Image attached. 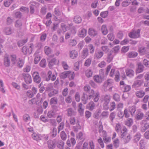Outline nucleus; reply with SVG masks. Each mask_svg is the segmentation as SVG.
<instances>
[{"instance_id": "nucleus-12", "label": "nucleus", "mask_w": 149, "mask_h": 149, "mask_svg": "<svg viewBox=\"0 0 149 149\" xmlns=\"http://www.w3.org/2000/svg\"><path fill=\"white\" fill-rule=\"evenodd\" d=\"M76 141L74 138H71L70 141L68 139L67 140L66 144L69 147H73L75 144Z\"/></svg>"}, {"instance_id": "nucleus-11", "label": "nucleus", "mask_w": 149, "mask_h": 149, "mask_svg": "<svg viewBox=\"0 0 149 149\" xmlns=\"http://www.w3.org/2000/svg\"><path fill=\"white\" fill-rule=\"evenodd\" d=\"M103 52L100 50L96 51L94 54V58L96 59L100 58L103 56Z\"/></svg>"}, {"instance_id": "nucleus-6", "label": "nucleus", "mask_w": 149, "mask_h": 149, "mask_svg": "<svg viewBox=\"0 0 149 149\" xmlns=\"http://www.w3.org/2000/svg\"><path fill=\"white\" fill-rule=\"evenodd\" d=\"M140 30L138 29L137 30L133 29L132 31L129 34L130 37H139Z\"/></svg>"}, {"instance_id": "nucleus-13", "label": "nucleus", "mask_w": 149, "mask_h": 149, "mask_svg": "<svg viewBox=\"0 0 149 149\" xmlns=\"http://www.w3.org/2000/svg\"><path fill=\"white\" fill-rule=\"evenodd\" d=\"M135 94L136 96L140 98L143 97L145 94V92L143 90H139L136 91Z\"/></svg>"}, {"instance_id": "nucleus-63", "label": "nucleus", "mask_w": 149, "mask_h": 149, "mask_svg": "<svg viewBox=\"0 0 149 149\" xmlns=\"http://www.w3.org/2000/svg\"><path fill=\"white\" fill-rule=\"evenodd\" d=\"M94 97V101L95 102H97L100 98V93L98 91L96 92Z\"/></svg>"}, {"instance_id": "nucleus-53", "label": "nucleus", "mask_w": 149, "mask_h": 149, "mask_svg": "<svg viewBox=\"0 0 149 149\" xmlns=\"http://www.w3.org/2000/svg\"><path fill=\"white\" fill-rule=\"evenodd\" d=\"M68 72H69V73L68 74V77L69 80H71L74 79L75 74L73 72H72L70 71H69Z\"/></svg>"}, {"instance_id": "nucleus-38", "label": "nucleus", "mask_w": 149, "mask_h": 149, "mask_svg": "<svg viewBox=\"0 0 149 149\" xmlns=\"http://www.w3.org/2000/svg\"><path fill=\"white\" fill-rule=\"evenodd\" d=\"M27 41V39L26 38V39L19 40L17 43L18 46L20 47L22 46L26 43Z\"/></svg>"}, {"instance_id": "nucleus-23", "label": "nucleus", "mask_w": 149, "mask_h": 149, "mask_svg": "<svg viewBox=\"0 0 149 149\" xmlns=\"http://www.w3.org/2000/svg\"><path fill=\"white\" fill-rule=\"evenodd\" d=\"M127 129L125 127H123L122 131L120 132L121 133L120 137L123 139L125 136H126L127 135Z\"/></svg>"}, {"instance_id": "nucleus-36", "label": "nucleus", "mask_w": 149, "mask_h": 149, "mask_svg": "<svg viewBox=\"0 0 149 149\" xmlns=\"http://www.w3.org/2000/svg\"><path fill=\"white\" fill-rule=\"evenodd\" d=\"M53 84L52 83L48 84L45 88V91L47 92H50L53 90Z\"/></svg>"}, {"instance_id": "nucleus-29", "label": "nucleus", "mask_w": 149, "mask_h": 149, "mask_svg": "<svg viewBox=\"0 0 149 149\" xmlns=\"http://www.w3.org/2000/svg\"><path fill=\"white\" fill-rule=\"evenodd\" d=\"M88 33L91 36H95L97 34V32L94 29L90 28L88 30Z\"/></svg>"}, {"instance_id": "nucleus-27", "label": "nucleus", "mask_w": 149, "mask_h": 149, "mask_svg": "<svg viewBox=\"0 0 149 149\" xmlns=\"http://www.w3.org/2000/svg\"><path fill=\"white\" fill-rule=\"evenodd\" d=\"M147 49L145 47H141L139 48V51L141 55H143L146 53L147 52Z\"/></svg>"}, {"instance_id": "nucleus-30", "label": "nucleus", "mask_w": 149, "mask_h": 149, "mask_svg": "<svg viewBox=\"0 0 149 149\" xmlns=\"http://www.w3.org/2000/svg\"><path fill=\"white\" fill-rule=\"evenodd\" d=\"M93 71L90 69L87 70L85 72V75L88 78H90L92 77Z\"/></svg>"}, {"instance_id": "nucleus-48", "label": "nucleus", "mask_w": 149, "mask_h": 149, "mask_svg": "<svg viewBox=\"0 0 149 149\" xmlns=\"http://www.w3.org/2000/svg\"><path fill=\"white\" fill-rule=\"evenodd\" d=\"M113 58V56L112 53L110 52L108 54L107 57V61L108 63H110L112 60Z\"/></svg>"}, {"instance_id": "nucleus-58", "label": "nucleus", "mask_w": 149, "mask_h": 149, "mask_svg": "<svg viewBox=\"0 0 149 149\" xmlns=\"http://www.w3.org/2000/svg\"><path fill=\"white\" fill-rule=\"evenodd\" d=\"M45 52L47 55L51 53L52 50L51 49L48 47L45 46Z\"/></svg>"}, {"instance_id": "nucleus-1", "label": "nucleus", "mask_w": 149, "mask_h": 149, "mask_svg": "<svg viewBox=\"0 0 149 149\" xmlns=\"http://www.w3.org/2000/svg\"><path fill=\"white\" fill-rule=\"evenodd\" d=\"M42 77L44 78L45 80L47 81H49L51 80L52 81H55L56 79V77L54 74H52V72L49 70L48 71L47 75L43 72L41 73Z\"/></svg>"}, {"instance_id": "nucleus-25", "label": "nucleus", "mask_w": 149, "mask_h": 149, "mask_svg": "<svg viewBox=\"0 0 149 149\" xmlns=\"http://www.w3.org/2000/svg\"><path fill=\"white\" fill-rule=\"evenodd\" d=\"M116 113L115 112H113L110 113L109 115V118L110 120V123L111 125L113 124V120L115 118Z\"/></svg>"}, {"instance_id": "nucleus-4", "label": "nucleus", "mask_w": 149, "mask_h": 149, "mask_svg": "<svg viewBox=\"0 0 149 149\" xmlns=\"http://www.w3.org/2000/svg\"><path fill=\"white\" fill-rule=\"evenodd\" d=\"M32 75L34 82L37 84H39L40 82L41 78L38 72H34L32 73Z\"/></svg>"}, {"instance_id": "nucleus-62", "label": "nucleus", "mask_w": 149, "mask_h": 149, "mask_svg": "<svg viewBox=\"0 0 149 149\" xmlns=\"http://www.w3.org/2000/svg\"><path fill=\"white\" fill-rule=\"evenodd\" d=\"M116 104L114 102H112L110 103L109 109L111 111L114 110L116 108Z\"/></svg>"}, {"instance_id": "nucleus-52", "label": "nucleus", "mask_w": 149, "mask_h": 149, "mask_svg": "<svg viewBox=\"0 0 149 149\" xmlns=\"http://www.w3.org/2000/svg\"><path fill=\"white\" fill-rule=\"evenodd\" d=\"M55 115V112L54 111H50L47 113V116L49 118L54 117Z\"/></svg>"}, {"instance_id": "nucleus-19", "label": "nucleus", "mask_w": 149, "mask_h": 149, "mask_svg": "<svg viewBox=\"0 0 149 149\" xmlns=\"http://www.w3.org/2000/svg\"><path fill=\"white\" fill-rule=\"evenodd\" d=\"M89 99V96L85 93H83L82 96L81 97V100L84 104H86L87 102V100Z\"/></svg>"}, {"instance_id": "nucleus-55", "label": "nucleus", "mask_w": 149, "mask_h": 149, "mask_svg": "<svg viewBox=\"0 0 149 149\" xmlns=\"http://www.w3.org/2000/svg\"><path fill=\"white\" fill-rule=\"evenodd\" d=\"M92 59L91 58H88L85 61L84 65L87 67H89L90 66L91 63Z\"/></svg>"}, {"instance_id": "nucleus-9", "label": "nucleus", "mask_w": 149, "mask_h": 149, "mask_svg": "<svg viewBox=\"0 0 149 149\" xmlns=\"http://www.w3.org/2000/svg\"><path fill=\"white\" fill-rule=\"evenodd\" d=\"M50 57L47 58V61L49 63V67L51 69L53 66L56 64V58H52L50 60Z\"/></svg>"}, {"instance_id": "nucleus-32", "label": "nucleus", "mask_w": 149, "mask_h": 149, "mask_svg": "<svg viewBox=\"0 0 149 149\" xmlns=\"http://www.w3.org/2000/svg\"><path fill=\"white\" fill-rule=\"evenodd\" d=\"M133 123V120L131 118L127 119L125 121V125L127 126L130 127L132 125Z\"/></svg>"}, {"instance_id": "nucleus-28", "label": "nucleus", "mask_w": 149, "mask_h": 149, "mask_svg": "<svg viewBox=\"0 0 149 149\" xmlns=\"http://www.w3.org/2000/svg\"><path fill=\"white\" fill-rule=\"evenodd\" d=\"M82 106L83 104L81 103H79L78 106V110L81 115H83L84 110L82 108Z\"/></svg>"}, {"instance_id": "nucleus-42", "label": "nucleus", "mask_w": 149, "mask_h": 149, "mask_svg": "<svg viewBox=\"0 0 149 149\" xmlns=\"http://www.w3.org/2000/svg\"><path fill=\"white\" fill-rule=\"evenodd\" d=\"M123 139L124 142L126 143L130 141L131 139V136L130 135L128 134Z\"/></svg>"}, {"instance_id": "nucleus-39", "label": "nucleus", "mask_w": 149, "mask_h": 149, "mask_svg": "<svg viewBox=\"0 0 149 149\" xmlns=\"http://www.w3.org/2000/svg\"><path fill=\"white\" fill-rule=\"evenodd\" d=\"M138 55L137 52H131L128 53V56L130 58H133L136 57Z\"/></svg>"}, {"instance_id": "nucleus-8", "label": "nucleus", "mask_w": 149, "mask_h": 149, "mask_svg": "<svg viewBox=\"0 0 149 149\" xmlns=\"http://www.w3.org/2000/svg\"><path fill=\"white\" fill-rule=\"evenodd\" d=\"M22 75L24 77L25 81L27 84L31 83L32 81L31 75L28 74L23 73Z\"/></svg>"}, {"instance_id": "nucleus-61", "label": "nucleus", "mask_w": 149, "mask_h": 149, "mask_svg": "<svg viewBox=\"0 0 149 149\" xmlns=\"http://www.w3.org/2000/svg\"><path fill=\"white\" fill-rule=\"evenodd\" d=\"M130 112L132 116H133L136 111V108L135 107L132 106L129 109Z\"/></svg>"}, {"instance_id": "nucleus-34", "label": "nucleus", "mask_w": 149, "mask_h": 149, "mask_svg": "<svg viewBox=\"0 0 149 149\" xmlns=\"http://www.w3.org/2000/svg\"><path fill=\"white\" fill-rule=\"evenodd\" d=\"M146 144V142L144 139H141L139 141V145L140 148L144 149L145 146Z\"/></svg>"}, {"instance_id": "nucleus-40", "label": "nucleus", "mask_w": 149, "mask_h": 149, "mask_svg": "<svg viewBox=\"0 0 149 149\" xmlns=\"http://www.w3.org/2000/svg\"><path fill=\"white\" fill-rule=\"evenodd\" d=\"M102 32L103 34L106 35L108 33V31L107 29V26L105 25H103L102 26Z\"/></svg>"}, {"instance_id": "nucleus-26", "label": "nucleus", "mask_w": 149, "mask_h": 149, "mask_svg": "<svg viewBox=\"0 0 149 149\" xmlns=\"http://www.w3.org/2000/svg\"><path fill=\"white\" fill-rule=\"evenodd\" d=\"M95 106V104L93 101L90 102L87 105V107L90 111L93 110L94 109Z\"/></svg>"}, {"instance_id": "nucleus-20", "label": "nucleus", "mask_w": 149, "mask_h": 149, "mask_svg": "<svg viewBox=\"0 0 149 149\" xmlns=\"http://www.w3.org/2000/svg\"><path fill=\"white\" fill-rule=\"evenodd\" d=\"M77 56V52L75 50H72L70 52V56L71 58L74 59L76 58Z\"/></svg>"}, {"instance_id": "nucleus-37", "label": "nucleus", "mask_w": 149, "mask_h": 149, "mask_svg": "<svg viewBox=\"0 0 149 149\" xmlns=\"http://www.w3.org/2000/svg\"><path fill=\"white\" fill-rule=\"evenodd\" d=\"M93 79L95 82L98 83H100L102 82V79L100 76L99 75H95L93 77Z\"/></svg>"}, {"instance_id": "nucleus-21", "label": "nucleus", "mask_w": 149, "mask_h": 149, "mask_svg": "<svg viewBox=\"0 0 149 149\" xmlns=\"http://www.w3.org/2000/svg\"><path fill=\"white\" fill-rule=\"evenodd\" d=\"M13 29H11L10 27H6L4 30V33L7 35H9L13 33Z\"/></svg>"}, {"instance_id": "nucleus-45", "label": "nucleus", "mask_w": 149, "mask_h": 149, "mask_svg": "<svg viewBox=\"0 0 149 149\" xmlns=\"http://www.w3.org/2000/svg\"><path fill=\"white\" fill-rule=\"evenodd\" d=\"M22 25V21L20 20H17L15 24V27L18 28H20Z\"/></svg>"}, {"instance_id": "nucleus-22", "label": "nucleus", "mask_w": 149, "mask_h": 149, "mask_svg": "<svg viewBox=\"0 0 149 149\" xmlns=\"http://www.w3.org/2000/svg\"><path fill=\"white\" fill-rule=\"evenodd\" d=\"M101 110L98 109L96 110L93 115V117L96 119L99 118L101 116Z\"/></svg>"}, {"instance_id": "nucleus-24", "label": "nucleus", "mask_w": 149, "mask_h": 149, "mask_svg": "<svg viewBox=\"0 0 149 149\" xmlns=\"http://www.w3.org/2000/svg\"><path fill=\"white\" fill-rule=\"evenodd\" d=\"M123 127H125L124 126H121L119 123H117L116 125L115 130L118 133H120L123 130Z\"/></svg>"}, {"instance_id": "nucleus-54", "label": "nucleus", "mask_w": 149, "mask_h": 149, "mask_svg": "<svg viewBox=\"0 0 149 149\" xmlns=\"http://www.w3.org/2000/svg\"><path fill=\"white\" fill-rule=\"evenodd\" d=\"M95 91L93 89L90 90L89 92L88 93L89 94V99H90L91 97H94L95 96V93H94Z\"/></svg>"}, {"instance_id": "nucleus-51", "label": "nucleus", "mask_w": 149, "mask_h": 149, "mask_svg": "<svg viewBox=\"0 0 149 149\" xmlns=\"http://www.w3.org/2000/svg\"><path fill=\"white\" fill-rule=\"evenodd\" d=\"M57 104V99L56 97L52 98L50 100V104Z\"/></svg>"}, {"instance_id": "nucleus-15", "label": "nucleus", "mask_w": 149, "mask_h": 149, "mask_svg": "<svg viewBox=\"0 0 149 149\" xmlns=\"http://www.w3.org/2000/svg\"><path fill=\"white\" fill-rule=\"evenodd\" d=\"M66 111L67 113V115L68 116H75L76 114V112L71 108H68L67 109Z\"/></svg>"}, {"instance_id": "nucleus-3", "label": "nucleus", "mask_w": 149, "mask_h": 149, "mask_svg": "<svg viewBox=\"0 0 149 149\" xmlns=\"http://www.w3.org/2000/svg\"><path fill=\"white\" fill-rule=\"evenodd\" d=\"M120 88L123 92H127L131 90V87L130 85L126 84H125L123 81H121L120 82Z\"/></svg>"}, {"instance_id": "nucleus-56", "label": "nucleus", "mask_w": 149, "mask_h": 149, "mask_svg": "<svg viewBox=\"0 0 149 149\" xmlns=\"http://www.w3.org/2000/svg\"><path fill=\"white\" fill-rule=\"evenodd\" d=\"M131 1V0H126L122 2V5L123 7L127 6L130 4Z\"/></svg>"}, {"instance_id": "nucleus-47", "label": "nucleus", "mask_w": 149, "mask_h": 149, "mask_svg": "<svg viewBox=\"0 0 149 149\" xmlns=\"http://www.w3.org/2000/svg\"><path fill=\"white\" fill-rule=\"evenodd\" d=\"M144 116L143 113L142 112H139L136 116V118L138 120H140L142 119Z\"/></svg>"}, {"instance_id": "nucleus-31", "label": "nucleus", "mask_w": 149, "mask_h": 149, "mask_svg": "<svg viewBox=\"0 0 149 149\" xmlns=\"http://www.w3.org/2000/svg\"><path fill=\"white\" fill-rule=\"evenodd\" d=\"M69 72L65 71L61 73L60 74V77L61 79H65L68 77Z\"/></svg>"}, {"instance_id": "nucleus-44", "label": "nucleus", "mask_w": 149, "mask_h": 149, "mask_svg": "<svg viewBox=\"0 0 149 149\" xmlns=\"http://www.w3.org/2000/svg\"><path fill=\"white\" fill-rule=\"evenodd\" d=\"M23 119L24 121L26 122H27L30 120V117L27 114H25L24 115Z\"/></svg>"}, {"instance_id": "nucleus-14", "label": "nucleus", "mask_w": 149, "mask_h": 149, "mask_svg": "<svg viewBox=\"0 0 149 149\" xmlns=\"http://www.w3.org/2000/svg\"><path fill=\"white\" fill-rule=\"evenodd\" d=\"M141 135L139 132H137L134 136L133 141L135 143H137L141 138Z\"/></svg>"}, {"instance_id": "nucleus-2", "label": "nucleus", "mask_w": 149, "mask_h": 149, "mask_svg": "<svg viewBox=\"0 0 149 149\" xmlns=\"http://www.w3.org/2000/svg\"><path fill=\"white\" fill-rule=\"evenodd\" d=\"M110 96L109 95H104L102 100L103 102V107L104 109L107 110L109 109L108 104L110 102Z\"/></svg>"}, {"instance_id": "nucleus-5", "label": "nucleus", "mask_w": 149, "mask_h": 149, "mask_svg": "<svg viewBox=\"0 0 149 149\" xmlns=\"http://www.w3.org/2000/svg\"><path fill=\"white\" fill-rule=\"evenodd\" d=\"M143 80H137L135 81L132 85V88L136 89L141 87L143 84Z\"/></svg>"}, {"instance_id": "nucleus-16", "label": "nucleus", "mask_w": 149, "mask_h": 149, "mask_svg": "<svg viewBox=\"0 0 149 149\" xmlns=\"http://www.w3.org/2000/svg\"><path fill=\"white\" fill-rule=\"evenodd\" d=\"M125 72L127 76L130 77L133 76L134 74V71L129 68H127Z\"/></svg>"}, {"instance_id": "nucleus-33", "label": "nucleus", "mask_w": 149, "mask_h": 149, "mask_svg": "<svg viewBox=\"0 0 149 149\" xmlns=\"http://www.w3.org/2000/svg\"><path fill=\"white\" fill-rule=\"evenodd\" d=\"M143 68L144 67L142 63H139L138 64V68L136 70V72L140 73L142 72L143 71Z\"/></svg>"}, {"instance_id": "nucleus-49", "label": "nucleus", "mask_w": 149, "mask_h": 149, "mask_svg": "<svg viewBox=\"0 0 149 149\" xmlns=\"http://www.w3.org/2000/svg\"><path fill=\"white\" fill-rule=\"evenodd\" d=\"M81 18L79 16H76L74 18V21L76 23H79L81 22Z\"/></svg>"}, {"instance_id": "nucleus-60", "label": "nucleus", "mask_w": 149, "mask_h": 149, "mask_svg": "<svg viewBox=\"0 0 149 149\" xmlns=\"http://www.w3.org/2000/svg\"><path fill=\"white\" fill-rule=\"evenodd\" d=\"M32 137L35 140L38 141L41 139L40 137L36 133H33L32 135Z\"/></svg>"}, {"instance_id": "nucleus-43", "label": "nucleus", "mask_w": 149, "mask_h": 149, "mask_svg": "<svg viewBox=\"0 0 149 149\" xmlns=\"http://www.w3.org/2000/svg\"><path fill=\"white\" fill-rule=\"evenodd\" d=\"M64 145V142L62 140L59 141L57 144V147L61 149H63Z\"/></svg>"}, {"instance_id": "nucleus-17", "label": "nucleus", "mask_w": 149, "mask_h": 149, "mask_svg": "<svg viewBox=\"0 0 149 149\" xmlns=\"http://www.w3.org/2000/svg\"><path fill=\"white\" fill-rule=\"evenodd\" d=\"M87 31L84 29L80 30L78 33V36L79 37H84L86 35Z\"/></svg>"}, {"instance_id": "nucleus-50", "label": "nucleus", "mask_w": 149, "mask_h": 149, "mask_svg": "<svg viewBox=\"0 0 149 149\" xmlns=\"http://www.w3.org/2000/svg\"><path fill=\"white\" fill-rule=\"evenodd\" d=\"M23 61L22 59L19 58V60L17 63V66L19 68H21L23 67Z\"/></svg>"}, {"instance_id": "nucleus-59", "label": "nucleus", "mask_w": 149, "mask_h": 149, "mask_svg": "<svg viewBox=\"0 0 149 149\" xmlns=\"http://www.w3.org/2000/svg\"><path fill=\"white\" fill-rule=\"evenodd\" d=\"M113 99L116 101L119 102L120 101L119 95L117 93H115L113 95Z\"/></svg>"}, {"instance_id": "nucleus-18", "label": "nucleus", "mask_w": 149, "mask_h": 149, "mask_svg": "<svg viewBox=\"0 0 149 149\" xmlns=\"http://www.w3.org/2000/svg\"><path fill=\"white\" fill-rule=\"evenodd\" d=\"M76 33V30L74 29H70L69 32H68L65 35V37H73V35Z\"/></svg>"}, {"instance_id": "nucleus-57", "label": "nucleus", "mask_w": 149, "mask_h": 149, "mask_svg": "<svg viewBox=\"0 0 149 149\" xmlns=\"http://www.w3.org/2000/svg\"><path fill=\"white\" fill-rule=\"evenodd\" d=\"M61 28L62 29L63 33L65 32L68 30L69 29V27L68 26L65 25V24L64 23H62L61 24Z\"/></svg>"}, {"instance_id": "nucleus-64", "label": "nucleus", "mask_w": 149, "mask_h": 149, "mask_svg": "<svg viewBox=\"0 0 149 149\" xmlns=\"http://www.w3.org/2000/svg\"><path fill=\"white\" fill-rule=\"evenodd\" d=\"M48 122L53 126H56L57 125L56 121L54 119H49Z\"/></svg>"}, {"instance_id": "nucleus-35", "label": "nucleus", "mask_w": 149, "mask_h": 149, "mask_svg": "<svg viewBox=\"0 0 149 149\" xmlns=\"http://www.w3.org/2000/svg\"><path fill=\"white\" fill-rule=\"evenodd\" d=\"M88 50L87 48H84L82 52V57L85 58L88 55Z\"/></svg>"}, {"instance_id": "nucleus-7", "label": "nucleus", "mask_w": 149, "mask_h": 149, "mask_svg": "<svg viewBox=\"0 0 149 149\" xmlns=\"http://www.w3.org/2000/svg\"><path fill=\"white\" fill-rule=\"evenodd\" d=\"M10 58L9 55L6 54L3 58V64L5 67H8L10 66Z\"/></svg>"}, {"instance_id": "nucleus-41", "label": "nucleus", "mask_w": 149, "mask_h": 149, "mask_svg": "<svg viewBox=\"0 0 149 149\" xmlns=\"http://www.w3.org/2000/svg\"><path fill=\"white\" fill-rule=\"evenodd\" d=\"M22 51L24 54H31V51L29 50V49L26 46H24L22 49Z\"/></svg>"}, {"instance_id": "nucleus-46", "label": "nucleus", "mask_w": 149, "mask_h": 149, "mask_svg": "<svg viewBox=\"0 0 149 149\" xmlns=\"http://www.w3.org/2000/svg\"><path fill=\"white\" fill-rule=\"evenodd\" d=\"M81 128V126L79 125V123L78 120H77V125L73 127V129L74 131L77 132L78 130Z\"/></svg>"}, {"instance_id": "nucleus-10", "label": "nucleus", "mask_w": 149, "mask_h": 149, "mask_svg": "<svg viewBox=\"0 0 149 149\" xmlns=\"http://www.w3.org/2000/svg\"><path fill=\"white\" fill-rule=\"evenodd\" d=\"M56 141L54 140L53 141L49 140L47 142L48 147L49 149H53L56 147Z\"/></svg>"}]
</instances>
